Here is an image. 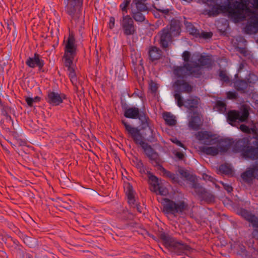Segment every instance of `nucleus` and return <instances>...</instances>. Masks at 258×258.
<instances>
[{"label": "nucleus", "mask_w": 258, "mask_h": 258, "mask_svg": "<svg viewBox=\"0 0 258 258\" xmlns=\"http://www.w3.org/2000/svg\"><path fill=\"white\" fill-rule=\"evenodd\" d=\"M172 88L174 91L173 96L177 105L179 107L184 106L191 111L195 112V109L198 107L200 98L196 96H190L186 100H184L181 96L182 93H191L194 86L185 80H177L172 84Z\"/></svg>", "instance_id": "nucleus-1"}, {"label": "nucleus", "mask_w": 258, "mask_h": 258, "mask_svg": "<svg viewBox=\"0 0 258 258\" xmlns=\"http://www.w3.org/2000/svg\"><path fill=\"white\" fill-rule=\"evenodd\" d=\"M130 133L134 139V143L137 145H140L143 149L145 154L150 160L151 163L154 167H157L158 169L163 173L164 176L169 178L173 173L166 170L161 165V160L158 153L147 143H144L139 140L142 136L138 130L135 128L131 130Z\"/></svg>", "instance_id": "nucleus-2"}, {"label": "nucleus", "mask_w": 258, "mask_h": 258, "mask_svg": "<svg viewBox=\"0 0 258 258\" xmlns=\"http://www.w3.org/2000/svg\"><path fill=\"white\" fill-rule=\"evenodd\" d=\"M77 45L76 44L75 36L72 33H70L65 44L62 58L64 59V66L67 68L69 72V77L76 90L78 89L77 86V76L72 66L77 55Z\"/></svg>", "instance_id": "nucleus-3"}, {"label": "nucleus", "mask_w": 258, "mask_h": 258, "mask_svg": "<svg viewBox=\"0 0 258 258\" xmlns=\"http://www.w3.org/2000/svg\"><path fill=\"white\" fill-rule=\"evenodd\" d=\"M255 134V136L250 139L248 137L238 139L234 144L233 150L241 153L245 159L258 160V135Z\"/></svg>", "instance_id": "nucleus-4"}, {"label": "nucleus", "mask_w": 258, "mask_h": 258, "mask_svg": "<svg viewBox=\"0 0 258 258\" xmlns=\"http://www.w3.org/2000/svg\"><path fill=\"white\" fill-rule=\"evenodd\" d=\"M158 237L162 240L166 248L174 254L188 255L193 250V249L186 243L181 241H177L164 232H159Z\"/></svg>", "instance_id": "nucleus-5"}, {"label": "nucleus", "mask_w": 258, "mask_h": 258, "mask_svg": "<svg viewBox=\"0 0 258 258\" xmlns=\"http://www.w3.org/2000/svg\"><path fill=\"white\" fill-rule=\"evenodd\" d=\"M254 0H239L232 3V11L229 12V16L234 19L235 22L243 21L245 17H251L257 14L252 9L248 7L249 4L254 9Z\"/></svg>", "instance_id": "nucleus-6"}, {"label": "nucleus", "mask_w": 258, "mask_h": 258, "mask_svg": "<svg viewBox=\"0 0 258 258\" xmlns=\"http://www.w3.org/2000/svg\"><path fill=\"white\" fill-rule=\"evenodd\" d=\"M150 120H147V124H142V123H141V129H139L138 127H137L132 126L131 125L128 124L125 120H122L121 123L124 127L125 131L127 133L128 137L131 138L133 141L134 139L131 135L130 131L136 128L139 131V133L142 136L139 140H141L144 143L146 142H144V140H146L149 143H152L157 142V139L156 137L155 132L150 126Z\"/></svg>", "instance_id": "nucleus-7"}, {"label": "nucleus", "mask_w": 258, "mask_h": 258, "mask_svg": "<svg viewBox=\"0 0 258 258\" xmlns=\"http://www.w3.org/2000/svg\"><path fill=\"white\" fill-rule=\"evenodd\" d=\"M120 105L123 111V115L125 117L131 119H138L142 124H147V120L150 118L145 111H140V109L135 106L128 107L125 99L121 98Z\"/></svg>", "instance_id": "nucleus-8"}, {"label": "nucleus", "mask_w": 258, "mask_h": 258, "mask_svg": "<svg viewBox=\"0 0 258 258\" xmlns=\"http://www.w3.org/2000/svg\"><path fill=\"white\" fill-rule=\"evenodd\" d=\"M249 106L247 105H242L240 111H229L226 116L227 122L233 126H237L240 122H247L249 115Z\"/></svg>", "instance_id": "nucleus-9"}, {"label": "nucleus", "mask_w": 258, "mask_h": 258, "mask_svg": "<svg viewBox=\"0 0 258 258\" xmlns=\"http://www.w3.org/2000/svg\"><path fill=\"white\" fill-rule=\"evenodd\" d=\"M193 56L197 58L198 62L196 61H190L194 69L191 73L196 76H195V78H200L203 74V68H211L212 67V60L209 56L203 55L200 52L195 53Z\"/></svg>", "instance_id": "nucleus-10"}, {"label": "nucleus", "mask_w": 258, "mask_h": 258, "mask_svg": "<svg viewBox=\"0 0 258 258\" xmlns=\"http://www.w3.org/2000/svg\"><path fill=\"white\" fill-rule=\"evenodd\" d=\"M165 203L163 205V212L166 214L175 215L181 214L188 208V205L183 201H180L177 203L168 198H164Z\"/></svg>", "instance_id": "nucleus-11"}, {"label": "nucleus", "mask_w": 258, "mask_h": 258, "mask_svg": "<svg viewBox=\"0 0 258 258\" xmlns=\"http://www.w3.org/2000/svg\"><path fill=\"white\" fill-rule=\"evenodd\" d=\"M191 187L194 189V193L201 202H204L207 204L215 203V196L202 186L198 181L194 184H192Z\"/></svg>", "instance_id": "nucleus-12"}, {"label": "nucleus", "mask_w": 258, "mask_h": 258, "mask_svg": "<svg viewBox=\"0 0 258 258\" xmlns=\"http://www.w3.org/2000/svg\"><path fill=\"white\" fill-rule=\"evenodd\" d=\"M257 77L253 74L250 73L248 78L241 79L240 80H233L232 83L233 87L237 91L242 94L247 93L248 90V87H253L255 84Z\"/></svg>", "instance_id": "nucleus-13"}, {"label": "nucleus", "mask_w": 258, "mask_h": 258, "mask_svg": "<svg viewBox=\"0 0 258 258\" xmlns=\"http://www.w3.org/2000/svg\"><path fill=\"white\" fill-rule=\"evenodd\" d=\"M120 24L124 35L127 36L136 34L137 26L130 15L122 17Z\"/></svg>", "instance_id": "nucleus-14"}, {"label": "nucleus", "mask_w": 258, "mask_h": 258, "mask_svg": "<svg viewBox=\"0 0 258 258\" xmlns=\"http://www.w3.org/2000/svg\"><path fill=\"white\" fill-rule=\"evenodd\" d=\"M67 4L65 6L66 12L71 17L72 19L79 18V11L83 6V0H67Z\"/></svg>", "instance_id": "nucleus-15"}, {"label": "nucleus", "mask_w": 258, "mask_h": 258, "mask_svg": "<svg viewBox=\"0 0 258 258\" xmlns=\"http://www.w3.org/2000/svg\"><path fill=\"white\" fill-rule=\"evenodd\" d=\"M193 71H194V69L190 62L185 63L181 66H174L173 72L178 78L181 79L180 80H184L183 79L186 76H191L195 78L196 76L191 73Z\"/></svg>", "instance_id": "nucleus-16"}, {"label": "nucleus", "mask_w": 258, "mask_h": 258, "mask_svg": "<svg viewBox=\"0 0 258 258\" xmlns=\"http://www.w3.org/2000/svg\"><path fill=\"white\" fill-rule=\"evenodd\" d=\"M226 1L227 2H229V0H226ZM232 3L228 2L225 5H220L215 3L211 10H206L205 12L209 16L215 17L218 15L221 12H228L229 13L230 11H232Z\"/></svg>", "instance_id": "nucleus-17"}, {"label": "nucleus", "mask_w": 258, "mask_h": 258, "mask_svg": "<svg viewBox=\"0 0 258 258\" xmlns=\"http://www.w3.org/2000/svg\"><path fill=\"white\" fill-rule=\"evenodd\" d=\"M26 64L30 68H38L40 72H45L43 69L44 61L42 59L41 55L35 53L33 57H29L26 61Z\"/></svg>", "instance_id": "nucleus-18"}, {"label": "nucleus", "mask_w": 258, "mask_h": 258, "mask_svg": "<svg viewBox=\"0 0 258 258\" xmlns=\"http://www.w3.org/2000/svg\"><path fill=\"white\" fill-rule=\"evenodd\" d=\"M158 35L160 36L159 44L160 46L163 49L168 48L169 43L172 41V38L174 37L169 32L168 25L159 32Z\"/></svg>", "instance_id": "nucleus-19"}, {"label": "nucleus", "mask_w": 258, "mask_h": 258, "mask_svg": "<svg viewBox=\"0 0 258 258\" xmlns=\"http://www.w3.org/2000/svg\"><path fill=\"white\" fill-rule=\"evenodd\" d=\"M258 32V14L249 18L248 24L245 27V32L251 34Z\"/></svg>", "instance_id": "nucleus-20"}, {"label": "nucleus", "mask_w": 258, "mask_h": 258, "mask_svg": "<svg viewBox=\"0 0 258 258\" xmlns=\"http://www.w3.org/2000/svg\"><path fill=\"white\" fill-rule=\"evenodd\" d=\"M213 135L208 131H200L196 135L197 138L199 141L206 140L204 142L205 145H212L215 144L216 139L212 138Z\"/></svg>", "instance_id": "nucleus-21"}, {"label": "nucleus", "mask_w": 258, "mask_h": 258, "mask_svg": "<svg viewBox=\"0 0 258 258\" xmlns=\"http://www.w3.org/2000/svg\"><path fill=\"white\" fill-rule=\"evenodd\" d=\"M148 10V8H145L144 10L140 7H136V10H132L131 12V16L133 18V21L136 22L142 23L145 22L146 20L145 16L142 14V12Z\"/></svg>", "instance_id": "nucleus-22"}, {"label": "nucleus", "mask_w": 258, "mask_h": 258, "mask_svg": "<svg viewBox=\"0 0 258 258\" xmlns=\"http://www.w3.org/2000/svg\"><path fill=\"white\" fill-rule=\"evenodd\" d=\"M169 32L174 37L178 36L180 35L181 31V22L180 21L173 18L169 23Z\"/></svg>", "instance_id": "nucleus-23"}, {"label": "nucleus", "mask_w": 258, "mask_h": 258, "mask_svg": "<svg viewBox=\"0 0 258 258\" xmlns=\"http://www.w3.org/2000/svg\"><path fill=\"white\" fill-rule=\"evenodd\" d=\"M45 99L47 103L53 106H57L62 103L60 95L53 91H49Z\"/></svg>", "instance_id": "nucleus-24"}, {"label": "nucleus", "mask_w": 258, "mask_h": 258, "mask_svg": "<svg viewBox=\"0 0 258 258\" xmlns=\"http://www.w3.org/2000/svg\"><path fill=\"white\" fill-rule=\"evenodd\" d=\"M162 50L155 46L150 47L148 51L149 59L152 62L158 60L161 58Z\"/></svg>", "instance_id": "nucleus-25"}, {"label": "nucleus", "mask_w": 258, "mask_h": 258, "mask_svg": "<svg viewBox=\"0 0 258 258\" xmlns=\"http://www.w3.org/2000/svg\"><path fill=\"white\" fill-rule=\"evenodd\" d=\"M200 122L201 118L199 113L197 111L193 112V115L189 121V126L194 130H198L200 127Z\"/></svg>", "instance_id": "nucleus-26"}, {"label": "nucleus", "mask_w": 258, "mask_h": 258, "mask_svg": "<svg viewBox=\"0 0 258 258\" xmlns=\"http://www.w3.org/2000/svg\"><path fill=\"white\" fill-rule=\"evenodd\" d=\"M146 174L149 178V184L153 186V189H151V190L155 192H157V187L160 185L159 178L149 171H147Z\"/></svg>", "instance_id": "nucleus-27"}, {"label": "nucleus", "mask_w": 258, "mask_h": 258, "mask_svg": "<svg viewBox=\"0 0 258 258\" xmlns=\"http://www.w3.org/2000/svg\"><path fill=\"white\" fill-rule=\"evenodd\" d=\"M219 148L212 146V147H206L202 146L200 147V150L207 155H210L215 156L218 155L220 151Z\"/></svg>", "instance_id": "nucleus-28"}, {"label": "nucleus", "mask_w": 258, "mask_h": 258, "mask_svg": "<svg viewBox=\"0 0 258 258\" xmlns=\"http://www.w3.org/2000/svg\"><path fill=\"white\" fill-rule=\"evenodd\" d=\"M216 141V142H218L220 144H222L220 146L219 148L220 149V151L224 152H227L234 143L233 139L229 138L221 139L219 141Z\"/></svg>", "instance_id": "nucleus-29"}, {"label": "nucleus", "mask_w": 258, "mask_h": 258, "mask_svg": "<svg viewBox=\"0 0 258 258\" xmlns=\"http://www.w3.org/2000/svg\"><path fill=\"white\" fill-rule=\"evenodd\" d=\"M178 172L182 177L185 178L187 180L191 182V186H192V184H194V183H196L198 181L196 176L190 174L186 170L179 169Z\"/></svg>", "instance_id": "nucleus-30"}, {"label": "nucleus", "mask_w": 258, "mask_h": 258, "mask_svg": "<svg viewBox=\"0 0 258 258\" xmlns=\"http://www.w3.org/2000/svg\"><path fill=\"white\" fill-rule=\"evenodd\" d=\"M17 231H18L17 234L19 237L23 239L24 242L27 245L30 247H32L34 246L35 243V239L34 238L23 234L19 229H17Z\"/></svg>", "instance_id": "nucleus-31"}, {"label": "nucleus", "mask_w": 258, "mask_h": 258, "mask_svg": "<svg viewBox=\"0 0 258 258\" xmlns=\"http://www.w3.org/2000/svg\"><path fill=\"white\" fill-rule=\"evenodd\" d=\"M134 190L133 186L128 183L126 186V194L127 197L128 203L130 205L135 204V199L134 196Z\"/></svg>", "instance_id": "nucleus-32"}, {"label": "nucleus", "mask_w": 258, "mask_h": 258, "mask_svg": "<svg viewBox=\"0 0 258 258\" xmlns=\"http://www.w3.org/2000/svg\"><path fill=\"white\" fill-rule=\"evenodd\" d=\"M241 177L244 182L247 183L251 182L253 179H255L249 168L241 173Z\"/></svg>", "instance_id": "nucleus-33"}, {"label": "nucleus", "mask_w": 258, "mask_h": 258, "mask_svg": "<svg viewBox=\"0 0 258 258\" xmlns=\"http://www.w3.org/2000/svg\"><path fill=\"white\" fill-rule=\"evenodd\" d=\"M131 0H123L119 5L120 10L121 11L122 17L126 16L128 12Z\"/></svg>", "instance_id": "nucleus-34"}, {"label": "nucleus", "mask_w": 258, "mask_h": 258, "mask_svg": "<svg viewBox=\"0 0 258 258\" xmlns=\"http://www.w3.org/2000/svg\"><path fill=\"white\" fill-rule=\"evenodd\" d=\"M117 216L122 220H127L132 219L134 217V215L127 210L123 209L121 212L117 213Z\"/></svg>", "instance_id": "nucleus-35"}, {"label": "nucleus", "mask_w": 258, "mask_h": 258, "mask_svg": "<svg viewBox=\"0 0 258 258\" xmlns=\"http://www.w3.org/2000/svg\"><path fill=\"white\" fill-rule=\"evenodd\" d=\"M164 119L167 124L169 125H174L176 123V120L175 117L171 114L170 112H164L163 113Z\"/></svg>", "instance_id": "nucleus-36"}, {"label": "nucleus", "mask_w": 258, "mask_h": 258, "mask_svg": "<svg viewBox=\"0 0 258 258\" xmlns=\"http://www.w3.org/2000/svg\"><path fill=\"white\" fill-rule=\"evenodd\" d=\"M219 170L222 173L225 175L231 174L232 172L231 168L227 163L221 165L219 166Z\"/></svg>", "instance_id": "nucleus-37"}, {"label": "nucleus", "mask_w": 258, "mask_h": 258, "mask_svg": "<svg viewBox=\"0 0 258 258\" xmlns=\"http://www.w3.org/2000/svg\"><path fill=\"white\" fill-rule=\"evenodd\" d=\"M12 248L14 249V251L16 252L17 254H19L23 257L24 256V251L23 250V247L20 244L19 241H15V246L13 247Z\"/></svg>", "instance_id": "nucleus-38"}, {"label": "nucleus", "mask_w": 258, "mask_h": 258, "mask_svg": "<svg viewBox=\"0 0 258 258\" xmlns=\"http://www.w3.org/2000/svg\"><path fill=\"white\" fill-rule=\"evenodd\" d=\"M219 76L220 78V80L228 84L229 83L231 82V80L230 79L229 77L227 75L226 72L225 70H219Z\"/></svg>", "instance_id": "nucleus-39"}, {"label": "nucleus", "mask_w": 258, "mask_h": 258, "mask_svg": "<svg viewBox=\"0 0 258 258\" xmlns=\"http://www.w3.org/2000/svg\"><path fill=\"white\" fill-rule=\"evenodd\" d=\"M216 107L218 110L221 112H224L226 109V103L223 101H217L216 103Z\"/></svg>", "instance_id": "nucleus-40"}, {"label": "nucleus", "mask_w": 258, "mask_h": 258, "mask_svg": "<svg viewBox=\"0 0 258 258\" xmlns=\"http://www.w3.org/2000/svg\"><path fill=\"white\" fill-rule=\"evenodd\" d=\"M146 1L147 0H133V3L135 5L136 7H140L144 10L145 8H148L147 4L145 3Z\"/></svg>", "instance_id": "nucleus-41"}, {"label": "nucleus", "mask_w": 258, "mask_h": 258, "mask_svg": "<svg viewBox=\"0 0 258 258\" xmlns=\"http://www.w3.org/2000/svg\"><path fill=\"white\" fill-rule=\"evenodd\" d=\"M249 169L254 176V178L258 179V161L255 162Z\"/></svg>", "instance_id": "nucleus-42"}, {"label": "nucleus", "mask_w": 258, "mask_h": 258, "mask_svg": "<svg viewBox=\"0 0 258 258\" xmlns=\"http://www.w3.org/2000/svg\"><path fill=\"white\" fill-rule=\"evenodd\" d=\"M7 242H6L8 246L10 247L13 248L15 246V241H19L16 239H14L11 236H9L6 239Z\"/></svg>", "instance_id": "nucleus-43"}, {"label": "nucleus", "mask_w": 258, "mask_h": 258, "mask_svg": "<svg viewBox=\"0 0 258 258\" xmlns=\"http://www.w3.org/2000/svg\"><path fill=\"white\" fill-rule=\"evenodd\" d=\"M226 94L228 99H236L238 98V94L235 91H228Z\"/></svg>", "instance_id": "nucleus-44"}, {"label": "nucleus", "mask_w": 258, "mask_h": 258, "mask_svg": "<svg viewBox=\"0 0 258 258\" xmlns=\"http://www.w3.org/2000/svg\"><path fill=\"white\" fill-rule=\"evenodd\" d=\"M182 57L185 63H189L191 57V53L188 51H184L182 54Z\"/></svg>", "instance_id": "nucleus-45"}, {"label": "nucleus", "mask_w": 258, "mask_h": 258, "mask_svg": "<svg viewBox=\"0 0 258 258\" xmlns=\"http://www.w3.org/2000/svg\"><path fill=\"white\" fill-rule=\"evenodd\" d=\"M189 34L196 38H199L200 37V31L198 29H197L195 26L193 27V28H191L190 30H189L188 31Z\"/></svg>", "instance_id": "nucleus-46"}, {"label": "nucleus", "mask_w": 258, "mask_h": 258, "mask_svg": "<svg viewBox=\"0 0 258 258\" xmlns=\"http://www.w3.org/2000/svg\"><path fill=\"white\" fill-rule=\"evenodd\" d=\"M200 38H203L204 39L211 38L213 36V33L211 32H205L202 31L201 33L200 32Z\"/></svg>", "instance_id": "nucleus-47"}, {"label": "nucleus", "mask_w": 258, "mask_h": 258, "mask_svg": "<svg viewBox=\"0 0 258 258\" xmlns=\"http://www.w3.org/2000/svg\"><path fill=\"white\" fill-rule=\"evenodd\" d=\"M169 178L171 179L173 183H177L178 184H180V182H181L178 177L174 173L172 174Z\"/></svg>", "instance_id": "nucleus-48"}, {"label": "nucleus", "mask_w": 258, "mask_h": 258, "mask_svg": "<svg viewBox=\"0 0 258 258\" xmlns=\"http://www.w3.org/2000/svg\"><path fill=\"white\" fill-rule=\"evenodd\" d=\"M171 141L175 144L176 145H177L179 147H180L184 149H186L185 146L179 140H178L176 138H172L170 139Z\"/></svg>", "instance_id": "nucleus-49"}, {"label": "nucleus", "mask_w": 258, "mask_h": 258, "mask_svg": "<svg viewBox=\"0 0 258 258\" xmlns=\"http://www.w3.org/2000/svg\"><path fill=\"white\" fill-rule=\"evenodd\" d=\"M236 49L239 53L242 54L243 56H246L247 55V50L245 47H241L238 46V44L236 46Z\"/></svg>", "instance_id": "nucleus-50"}, {"label": "nucleus", "mask_w": 258, "mask_h": 258, "mask_svg": "<svg viewBox=\"0 0 258 258\" xmlns=\"http://www.w3.org/2000/svg\"><path fill=\"white\" fill-rule=\"evenodd\" d=\"M59 206L63 208L69 209L71 206L67 202L60 201L58 202Z\"/></svg>", "instance_id": "nucleus-51"}, {"label": "nucleus", "mask_w": 258, "mask_h": 258, "mask_svg": "<svg viewBox=\"0 0 258 258\" xmlns=\"http://www.w3.org/2000/svg\"><path fill=\"white\" fill-rule=\"evenodd\" d=\"M240 130L245 133H250V128L245 124H242L240 125Z\"/></svg>", "instance_id": "nucleus-52"}, {"label": "nucleus", "mask_w": 258, "mask_h": 258, "mask_svg": "<svg viewBox=\"0 0 258 258\" xmlns=\"http://www.w3.org/2000/svg\"><path fill=\"white\" fill-rule=\"evenodd\" d=\"M222 185L224 187V188L225 190H226L228 193H230L233 191V187L231 185L227 184V183H222Z\"/></svg>", "instance_id": "nucleus-53"}, {"label": "nucleus", "mask_w": 258, "mask_h": 258, "mask_svg": "<svg viewBox=\"0 0 258 258\" xmlns=\"http://www.w3.org/2000/svg\"><path fill=\"white\" fill-rule=\"evenodd\" d=\"M203 178L205 180H208V181H210L213 182H214V181L215 180V179L214 177H213L212 176L209 175L206 173H204L203 175Z\"/></svg>", "instance_id": "nucleus-54"}, {"label": "nucleus", "mask_w": 258, "mask_h": 258, "mask_svg": "<svg viewBox=\"0 0 258 258\" xmlns=\"http://www.w3.org/2000/svg\"><path fill=\"white\" fill-rule=\"evenodd\" d=\"M238 254L240 255H246L247 254V251L245 249V246L242 245L240 247V249L238 251Z\"/></svg>", "instance_id": "nucleus-55"}, {"label": "nucleus", "mask_w": 258, "mask_h": 258, "mask_svg": "<svg viewBox=\"0 0 258 258\" xmlns=\"http://www.w3.org/2000/svg\"><path fill=\"white\" fill-rule=\"evenodd\" d=\"M115 25V18L113 17H110L109 18V22L108 27L110 29H112Z\"/></svg>", "instance_id": "nucleus-56"}, {"label": "nucleus", "mask_w": 258, "mask_h": 258, "mask_svg": "<svg viewBox=\"0 0 258 258\" xmlns=\"http://www.w3.org/2000/svg\"><path fill=\"white\" fill-rule=\"evenodd\" d=\"M157 191H158L159 194L161 196H165L167 194L166 190L164 189L161 186H159L157 187Z\"/></svg>", "instance_id": "nucleus-57"}, {"label": "nucleus", "mask_w": 258, "mask_h": 258, "mask_svg": "<svg viewBox=\"0 0 258 258\" xmlns=\"http://www.w3.org/2000/svg\"><path fill=\"white\" fill-rule=\"evenodd\" d=\"M130 205L131 206H132L133 207H134V208H136L137 210V211L139 213H142V207L141 206L140 203H138L135 201L134 204H132V205Z\"/></svg>", "instance_id": "nucleus-58"}, {"label": "nucleus", "mask_w": 258, "mask_h": 258, "mask_svg": "<svg viewBox=\"0 0 258 258\" xmlns=\"http://www.w3.org/2000/svg\"><path fill=\"white\" fill-rule=\"evenodd\" d=\"M25 101L29 107H32L33 106V98L30 97H25Z\"/></svg>", "instance_id": "nucleus-59"}, {"label": "nucleus", "mask_w": 258, "mask_h": 258, "mask_svg": "<svg viewBox=\"0 0 258 258\" xmlns=\"http://www.w3.org/2000/svg\"><path fill=\"white\" fill-rule=\"evenodd\" d=\"M151 90L152 92L156 93L158 89L157 84L156 83L152 82L150 85Z\"/></svg>", "instance_id": "nucleus-60"}, {"label": "nucleus", "mask_w": 258, "mask_h": 258, "mask_svg": "<svg viewBox=\"0 0 258 258\" xmlns=\"http://www.w3.org/2000/svg\"><path fill=\"white\" fill-rule=\"evenodd\" d=\"M153 7L156 9V10L159 12H161L163 14H164L165 15H168L170 12V10L168 9H157L156 8L154 5H153Z\"/></svg>", "instance_id": "nucleus-61"}, {"label": "nucleus", "mask_w": 258, "mask_h": 258, "mask_svg": "<svg viewBox=\"0 0 258 258\" xmlns=\"http://www.w3.org/2000/svg\"><path fill=\"white\" fill-rule=\"evenodd\" d=\"M16 141L20 146H24L27 144V142L22 139L16 138Z\"/></svg>", "instance_id": "nucleus-62"}, {"label": "nucleus", "mask_w": 258, "mask_h": 258, "mask_svg": "<svg viewBox=\"0 0 258 258\" xmlns=\"http://www.w3.org/2000/svg\"><path fill=\"white\" fill-rule=\"evenodd\" d=\"M175 155L176 157L180 160H183V159L184 158V154L181 152H177Z\"/></svg>", "instance_id": "nucleus-63"}, {"label": "nucleus", "mask_w": 258, "mask_h": 258, "mask_svg": "<svg viewBox=\"0 0 258 258\" xmlns=\"http://www.w3.org/2000/svg\"><path fill=\"white\" fill-rule=\"evenodd\" d=\"M184 24L186 27V30L187 31H188L189 30L191 29V28H193V27H194V26L193 25V24L191 23L188 22L187 21L184 22Z\"/></svg>", "instance_id": "nucleus-64"}]
</instances>
